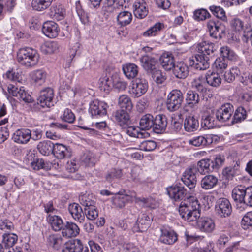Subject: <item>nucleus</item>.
I'll use <instances>...</instances> for the list:
<instances>
[{
    "instance_id": "1",
    "label": "nucleus",
    "mask_w": 252,
    "mask_h": 252,
    "mask_svg": "<svg viewBox=\"0 0 252 252\" xmlns=\"http://www.w3.org/2000/svg\"><path fill=\"white\" fill-rule=\"evenodd\" d=\"M198 54L195 55L192 65L196 69L206 70L209 68L210 60L214 56L215 45L211 42H203L198 45Z\"/></svg>"
},
{
    "instance_id": "2",
    "label": "nucleus",
    "mask_w": 252,
    "mask_h": 252,
    "mask_svg": "<svg viewBox=\"0 0 252 252\" xmlns=\"http://www.w3.org/2000/svg\"><path fill=\"white\" fill-rule=\"evenodd\" d=\"M200 205L197 199L193 196L187 197L182 202L179 207V212L181 217L189 222L197 223L200 219Z\"/></svg>"
},
{
    "instance_id": "3",
    "label": "nucleus",
    "mask_w": 252,
    "mask_h": 252,
    "mask_svg": "<svg viewBox=\"0 0 252 252\" xmlns=\"http://www.w3.org/2000/svg\"><path fill=\"white\" fill-rule=\"evenodd\" d=\"M39 56L37 51L31 47L19 49L17 53V61L22 65L32 67L38 63Z\"/></svg>"
},
{
    "instance_id": "4",
    "label": "nucleus",
    "mask_w": 252,
    "mask_h": 252,
    "mask_svg": "<svg viewBox=\"0 0 252 252\" xmlns=\"http://www.w3.org/2000/svg\"><path fill=\"white\" fill-rule=\"evenodd\" d=\"M54 97L53 90L51 88H47L42 90L37 100V102L31 106L32 111L37 112L42 111V109L47 108L54 105L53 98Z\"/></svg>"
},
{
    "instance_id": "5",
    "label": "nucleus",
    "mask_w": 252,
    "mask_h": 252,
    "mask_svg": "<svg viewBox=\"0 0 252 252\" xmlns=\"http://www.w3.org/2000/svg\"><path fill=\"white\" fill-rule=\"evenodd\" d=\"M224 161V158L221 157L220 155L217 156L213 160L202 159L197 163V172L205 174L214 170H217L222 165Z\"/></svg>"
},
{
    "instance_id": "6",
    "label": "nucleus",
    "mask_w": 252,
    "mask_h": 252,
    "mask_svg": "<svg viewBox=\"0 0 252 252\" xmlns=\"http://www.w3.org/2000/svg\"><path fill=\"white\" fill-rule=\"evenodd\" d=\"M184 97L183 93L179 90H173L168 95L166 100V107L170 112L178 110L181 106Z\"/></svg>"
},
{
    "instance_id": "7",
    "label": "nucleus",
    "mask_w": 252,
    "mask_h": 252,
    "mask_svg": "<svg viewBox=\"0 0 252 252\" xmlns=\"http://www.w3.org/2000/svg\"><path fill=\"white\" fill-rule=\"evenodd\" d=\"M148 88L147 81L144 79L138 78L132 81L130 93L133 97H139L147 92Z\"/></svg>"
},
{
    "instance_id": "8",
    "label": "nucleus",
    "mask_w": 252,
    "mask_h": 252,
    "mask_svg": "<svg viewBox=\"0 0 252 252\" xmlns=\"http://www.w3.org/2000/svg\"><path fill=\"white\" fill-rule=\"evenodd\" d=\"M197 173L196 167L192 166L187 169L182 175V182L190 189H194L196 186Z\"/></svg>"
},
{
    "instance_id": "9",
    "label": "nucleus",
    "mask_w": 252,
    "mask_h": 252,
    "mask_svg": "<svg viewBox=\"0 0 252 252\" xmlns=\"http://www.w3.org/2000/svg\"><path fill=\"white\" fill-rule=\"evenodd\" d=\"M216 214L221 218H225L230 215L232 206L229 201L225 198L218 200L215 206Z\"/></svg>"
},
{
    "instance_id": "10",
    "label": "nucleus",
    "mask_w": 252,
    "mask_h": 252,
    "mask_svg": "<svg viewBox=\"0 0 252 252\" xmlns=\"http://www.w3.org/2000/svg\"><path fill=\"white\" fill-rule=\"evenodd\" d=\"M167 193L170 197L175 201L186 200L187 197V190L184 187L178 185L171 186L167 188Z\"/></svg>"
},
{
    "instance_id": "11",
    "label": "nucleus",
    "mask_w": 252,
    "mask_h": 252,
    "mask_svg": "<svg viewBox=\"0 0 252 252\" xmlns=\"http://www.w3.org/2000/svg\"><path fill=\"white\" fill-rule=\"evenodd\" d=\"M207 27L211 36L215 39H221L225 35V28L223 25L209 21Z\"/></svg>"
},
{
    "instance_id": "12",
    "label": "nucleus",
    "mask_w": 252,
    "mask_h": 252,
    "mask_svg": "<svg viewBox=\"0 0 252 252\" xmlns=\"http://www.w3.org/2000/svg\"><path fill=\"white\" fill-rule=\"evenodd\" d=\"M108 105L103 101L94 100L90 104L89 111L92 116H104L107 114Z\"/></svg>"
},
{
    "instance_id": "13",
    "label": "nucleus",
    "mask_w": 252,
    "mask_h": 252,
    "mask_svg": "<svg viewBox=\"0 0 252 252\" xmlns=\"http://www.w3.org/2000/svg\"><path fill=\"white\" fill-rule=\"evenodd\" d=\"M151 219L146 214H142L139 216L136 223L132 229L134 233L143 232L145 231L149 227Z\"/></svg>"
},
{
    "instance_id": "14",
    "label": "nucleus",
    "mask_w": 252,
    "mask_h": 252,
    "mask_svg": "<svg viewBox=\"0 0 252 252\" xmlns=\"http://www.w3.org/2000/svg\"><path fill=\"white\" fill-rule=\"evenodd\" d=\"M57 159H62L65 158H69L71 156L70 149L64 145L60 143L54 144L52 153Z\"/></svg>"
},
{
    "instance_id": "15",
    "label": "nucleus",
    "mask_w": 252,
    "mask_h": 252,
    "mask_svg": "<svg viewBox=\"0 0 252 252\" xmlns=\"http://www.w3.org/2000/svg\"><path fill=\"white\" fill-rule=\"evenodd\" d=\"M233 112V108L230 104L222 105L216 112V118L220 122L229 120Z\"/></svg>"
},
{
    "instance_id": "16",
    "label": "nucleus",
    "mask_w": 252,
    "mask_h": 252,
    "mask_svg": "<svg viewBox=\"0 0 252 252\" xmlns=\"http://www.w3.org/2000/svg\"><path fill=\"white\" fill-rule=\"evenodd\" d=\"M42 31L46 36L53 38L58 36L59 29L57 24L55 22L48 21L44 23Z\"/></svg>"
},
{
    "instance_id": "17",
    "label": "nucleus",
    "mask_w": 252,
    "mask_h": 252,
    "mask_svg": "<svg viewBox=\"0 0 252 252\" xmlns=\"http://www.w3.org/2000/svg\"><path fill=\"white\" fill-rule=\"evenodd\" d=\"M197 225L201 232L212 233L215 228L214 221L210 218L201 217L197 221Z\"/></svg>"
},
{
    "instance_id": "18",
    "label": "nucleus",
    "mask_w": 252,
    "mask_h": 252,
    "mask_svg": "<svg viewBox=\"0 0 252 252\" xmlns=\"http://www.w3.org/2000/svg\"><path fill=\"white\" fill-rule=\"evenodd\" d=\"M31 138V131L29 129L25 128L17 130L13 135V140L20 144L27 143Z\"/></svg>"
},
{
    "instance_id": "19",
    "label": "nucleus",
    "mask_w": 252,
    "mask_h": 252,
    "mask_svg": "<svg viewBox=\"0 0 252 252\" xmlns=\"http://www.w3.org/2000/svg\"><path fill=\"white\" fill-rule=\"evenodd\" d=\"M133 7V13L136 18L143 19L147 15L148 13L147 4L144 0H137Z\"/></svg>"
},
{
    "instance_id": "20",
    "label": "nucleus",
    "mask_w": 252,
    "mask_h": 252,
    "mask_svg": "<svg viewBox=\"0 0 252 252\" xmlns=\"http://www.w3.org/2000/svg\"><path fill=\"white\" fill-rule=\"evenodd\" d=\"M153 123V131L157 133H161L165 130L167 127V119L164 115H158L154 118Z\"/></svg>"
},
{
    "instance_id": "21",
    "label": "nucleus",
    "mask_w": 252,
    "mask_h": 252,
    "mask_svg": "<svg viewBox=\"0 0 252 252\" xmlns=\"http://www.w3.org/2000/svg\"><path fill=\"white\" fill-rule=\"evenodd\" d=\"M80 229L74 223L67 221L62 229V236L66 238L75 237L79 233Z\"/></svg>"
},
{
    "instance_id": "22",
    "label": "nucleus",
    "mask_w": 252,
    "mask_h": 252,
    "mask_svg": "<svg viewBox=\"0 0 252 252\" xmlns=\"http://www.w3.org/2000/svg\"><path fill=\"white\" fill-rule=\"evenodd\" d=\"M83 245L78 239H71L65 243L62 252H82Z\"/></svg>"
},
{
    "instance_id": "23",
    "label": "nucleus",
    "mask_w": 252,
    "mask_h": 252,
    "mask_svg": "<svg viewBox=\"0 0 252 252\" xmlns=\"http://www.w3.org/2000/svg\"><path fill=\"white\" fill-rule=\"evenodd\" d=\"M68 210L75 220L80 222L84 221L85 220L84 213L81 207L78 203L70 204L68 207Z\"/></svg>"
},
{
    "instance_id": "24",
    "label": "nucleus",
    "mask_w": 252,
    "mask_h": 252,
    "mask_svg": "<svg viewBox=\"0 0 252 252\" xmlns=\"http://www.w3.org/2000/svg\"><path fill=\"white\" fill-rule=\"evenodd\" d=\"M172 69L173 74L178 78L185 79L188 76L189 67L184 62L177 63L174 65Z\"/></svg>"
},
{
    "instance_id": "25",
    "label": "nucleus",
    "mask_w": 252,
    "mask_h": 252,
    "mask_svg": "<svg viewBox=\"0 0 252 252\" xmlns=\"http://www.w3.org/2000/svg\"><path fill=\"white\" fill-rule=\"evenodd\" d=\"M49 15L54 19L62 20L64 18L65 10L61 4L56 3L51 7Z\"/></svg>"
},
{
    "instance_id": "26",
    "label": "nucleus",
    "mask_w": 252,
    "mask_h": 252,
    "mask_svg": "<svg viewBox=\"0 0 252 252\" xmlns=\"http://www.w3.org/2000/svg\"><path fill=\"white\" fill-rule=\"evenodd\" d=\"M140 61L143 68L149 73L156 68V65L157 62L153 57L147 55H143L140 58Z\"/></svg>"
},
{
    "instance_id": "27",
    "label": "nucleus",
    "mask_w": 252,
    "mask_h": 252,
    "mask_svg": "<svg viewBox=\"0 0 252 252\" xmlns=\"http://www.w3.org/2000/svg\"><path fill=\"white\" fill-rule=\"evenodd\" d=\"M218 183V178L213 175H207L201 179L200 185L202 189L208 190L214 188Z\"/></svg>"
},
{
    "instance_id": "28",
    "label": "nucleus",
    "mask_w": 252,
    "mask_h": 252,
    "mask_svg": "<svg viewBox=\"0 0 252 252\" xmlns=\"http://www.w3.org/2000/svg\"><path fill=\"white\" fill-rule=\"evenodd\" d=\"M186 101L188 106L192 108L197 107L200 99L198 93L194 90H189L186 94Z\"/></svg>"
},
{
    "instance_id": "29",
    "label": "nucleus",
    "mask_w": 252,
    "mask_h": 252,
    "mask_svg": "<svg viewBox=\"0 0 252 252\" xmlns=\"http://www.w3.org/2000/svg\"><path fill=\"white\" fill-rule=\"evenodd\" d=\"M161 231L160 239L163 243L172 245L177 240V235L173 231L162 229Z\"/></svg>"
},
{
    "instance_id": "30",
    "label": "nucleus",
    "mask_w": 252,
    "mask_h": 252,
    "mask_svg": "<svg viewBox=\"0 0 252 252\" xmlns=\"http://www.w3.org/2000/svg\"><path fill=\"white\" fill-rule=\"evenodd\" d=\"M128 112L124 110H119L115 113V120L121 126L125 127L128 125L129 122Z\"/></svg>"
},
{
    "instance_id": "31",
    "label": "nucleus",
    "mask_w": 252,
    "mask_h": 252,
    "mask_svg": "<svg viewBox=\"0 0 252 252\" xmlns=\"http://www.w3.org/2000/svg\"><path fill=\"white\" fill-rule=\"evenodd\" d=\"M184 126L186 131H194L199 127L198 120L194 116H189L185 119Z\"/></svg>"
},
{
    "instance_id": "32",
    "label": "nucleus",
    "mask_w": 252,
    "mask_h": 252,
    "mask_svg": "<svg viewBox=\"0 0 252 252\" xmlns=\"http://www.w3.org/2000/svg\"><path fill=\"white\" fill-rule=\"evenodd\" d=\"M118 104L120 110H124L127 112H130L133 108V104L131 98L126 94H122L118 98Z\"/></svg>"
},
{
    "instance_id": "33",
    "label": "nucleus",
    "mask_w": 252,
    "mask_h": 252,
    "mask_svg": "<svg viewBox=\"0 0 252 252\" xmlns=\"http://www.w3.org/2000/svg\"><path fill=\"white\" fill-rule=\"evenodd\" d=\"M160 64L166 70H170L175 64L174 57L171 54H163L160 58Z\"/></svg>"
},
{
    "instance_id": "34",
    "label": "nucleus",
    "mask_w": 252,
    "mask_h": 252,
    "mask_svg": "<svg viewBox=\"0 0 252 252\" xmlns=\"http://www.w3.org/2000/svg\"><path fill=\"white\" fill-rule=\"evenodd\" d=\"M47 220L51 224L53 229L55 231L62 230L64 224L61 217L57 215H49Z\"/></svg>"
},
{
    "instance_id": "35",
    "label": "nucleus",
    "mask_w": 252,
    "mask_h": 252,
    "mask_svg": "<svg viewBox=\"0 0 252 252\" xmlns=\"http://www.w3.org/2000/svg\"><path fill=\"white\" fill-rule=\"evenodd\" d=\"M35 155L32 153L27 155V159L29 160L32 168L35 170H39L40 169H45V163L42 159L34 158Z\"/></svg>"
},
{
    "instance_id": "36",
    "label": "nucleus",
    "mask_w": 252,
    "mask_h": 252,
    "mask_svg": "<svg viewBox=\"0 0 252 252\" xmlns=\"http://www.w3.org/2000/svg\"><path fill=\"white\" fill-rule=\"evenodd\" d=\"M219 73V72L208 71L205 76L207 83L213 87L219 86L221 82V78Z\"/></svg>"
},
{
    "instance_id": "37",
    "label": "nucleus",
    "mask_w": 252,
    "mask_h": 252,
    "mask_svg": "<svg viewBox=\"0 0 252 252\" xmlns=\"http://www.w3.org/2000/svg\"><path fill=\"white\" fill-rule=\"evenodd\" d=\"M54 143L50 140H45L40 142L37 145V148L43 155L48 156L52 153Z\"/></svg>"
},
{
    "instance_id": "38",
    "label": "nucleus",
    "mask_w": 252,
    "mask_h": 252,
    "mask_svg": "<svg viewBox=\"0 0 252 252\" xmlns=\"http://www.w3.org/2000/svg\"><path fill=\"white\" fill-rule=\"evenodd\" d=\"M192 88L203 94L207 91V86L205 79L203 77L195 78L191 83Z\"/></svg>"
},
{
    "instance_id": "39",
    "label": "nucleus",
    "mask_w": 252,
    "mask_h": 252,
    "mask_svg": "<svg viewBox=\"0 0 252 252\" xmlns=\"http://www.w3.org/2000/svg\"><path fill=\"white\" fill-rule=\"evenodd\" d=\"M247 191V188H245L240 186L237 188L234 189L232 191V196L235 201H237L240 203L245 204L246 195L245 192ZM247 193H246V194Z\"/></svg>"
},
{
    "instance_id": "40",
    "label": "nucleus",
    "mask_w": 252,
    "mask_h": 252,
    "mask_svg": "<svg viewBox=\"0 0 252 252\" xmlns=\"http://www.w3.org/2000/svg\"><path fill=\"white\" fill-rule=\"evenodd\" d=\"M153 121L154 117L150 114H147L143 116L139 122L140 128L142 130H148L152 128L154 124Z\"/></svg>"
},
{
    "instance_id": "41",
    "label": "nucleus",
    "mask_w": 252,
    "mask_h": 252,
    "mask_svg": "<svg viewBox=\"0 0 252 252\" xmlns=\"http://www.w3.org/2000/svg\"><path fill=\"white\" fill-rule=\"evenodd\" d=\"M18 240V236L14 233H4L3 235L2 243L5 249L12 247Z\"/></svg>"
},
{
    "instance_id": "42",
    "label": "nucleus",
    "mask_w": 252,
    "mask_h": 252,
    "mask_svg": "<svg viewBox=\"0 0 252 252\" xmlns=\"http://www.w3.org/2000/svg\"><path fill=\"white\" fill-rule=\"evenodd\" d=\"M132 19V15L131 13L127 11L120 12L117 17L118 24L122 26L128 25L131 22Z\"/></svg>"
},
{
    "instance_id": "43",
    "label": "nucleus",
    "mask_w": 252,
    "mask_h": 252,
    "mask_svg": "<svg viewBox=\"0 0 252 252\" xmlns=\"http://www.w3.org/2000/svg\"><path fill=\"white\" fill-rule=\"evenodd\" d=\"M53 0H32V5L34 10L42 11L51 5Z\"/></svg>"
},
{
    "instance_id": "44",
    "label": "nucleus",
    "mask_w": 252,
    "mask_h": 252,
    "mask_svg": "<svg viewBox=\"0 0 252 252\" xmlns=\"http://www.w3.org/2000/svg\"><path fill=\"white\" fill-rule=\"evenodd\" d=\"M124 73L128 78H134L138 73V67L133 63H128L123 66Z\"/></svg>"
},
{
    "instance_id": "45",
    "label": "nucleus",
    "mask_w": 252,
    "mask_h": 252,
    "mask_svg": "<svg viewBox=\"0 0 252 252\" xmlns=\"http://www.w3.org/2000/svg\"><path fill=\"white\" fill-rule=\"evenodd\" d=\"M238 165L226 167L222 171V175L225 180L231 181L238 174Z\"/></svg>"
},
{
    "instance_id": "46",
    "label": "nucleus",
    "mask_w": 252,
    "mask_h": 252,
    "mask_svg": "<svg viewBox=\"0 0 252 252\" xmlns=\"http://www.w3.org/2000/svg\"><path fill=\"white\" fill-rule=\"evenodd\" d=\"M129 200V196L128 195H116L112 198L113 204L120 208L124 207Z\"/></svg>"
},
{
    "instance_id": "47",
    "label": "nucleus",
    "mask_w": 252,
    "mask_h": 252,
    "mask_svg": "<svg viewBox=\"0 0 252 252\" xmlns=\"http://www.w3.org/2000/svg\"><path fill=\"white\" fill-rule=\"evenodd\" d=\"M154 81L158 84H163L166 80V73L156 68L150 73Z\"/></svg>"
},
{
    "instance_id": "48",
    "label": "nucleus",
    "mask_w": 252,
    "mask_h": 252,
    "mask_svg": "<svg viewBox=\"0 0 252 252\" xmlns=\"http://www.w3.org/2000/svg\"><path fill=\"white\" fill-rule=\"evenodd\" d=\"M123 176L122 169L113 168L106 174L105 179L107 181L111 182L115 179H121Z\"/></svg>"
},
{
    "instance_id": "49",
    "label": "nucleus",
    "mask_w": 252,
    "mask_h": 252,
    "mask_svg": "<svg viewBox=\"0 0 252 252\" xmlns=\"http://www.w3.org/2000/svg\"><path fill=\"white\" fill-rule=\"evenodd\" d=\"M112 86L118 91H124L127 87V83L117 75L112 76Z\"/></svg>"
},
{
    "instance_id": "50",
    "label": "nucleus",
    "mask_w": 252,
    "mask_h": 252,
    "mask_svg": "<svg viewBox=\"0 0 252 252\" xmlns=\"http://www.w3.org/2000/svg\"><path fill=\"white\" fill-rule=\"evenodd\" d=\"M209 10L217 18L223 21H225L227 19L225 12L224 9L219 6L212 5L209 7Z\"/></svg>"
},
{
    "instance_id": "51",
    "label": "nucleus",
    "mask_w": 252,
    "mask_h": 252,
    "mask_svg": "<svg viewBox=\"0 0 252 252\" xmlns=\"http://www.w3.org/2000/svg\"><path fill=\"white\" fill-rule=\"evenodd\" d=\"M220 52L221 57L227 61L228 60H233L236 58V55L234 52L227 46L221 47Z\"/></svg>"
},
{
    "instance_id": "52",
    "label": "nucleus",
    "mask_w": 252,
    "mask_h": 252,
    "mask_svg": "<svg viewBox=\"0 0 252 252\" xmlns=\"http://www.w3.org/2000/svg\"><path fill=\"white\" fill-rule=\"evenodd\" d=\"M93 195L90 194H83L79 197V201L85 208H88L94 206L95 202L93 199Z\"/></svg>"
},
{
    "instance_id": "53",
    "label": "nucleus",
    "mask_w": 252,
    "mask_h": 252,
    "mask_svg": "<svg viewBox=\"0 0 252 252\" xmlns=\"http://www.w3.org/2000/svg\"><path fill=\"white\" fill-rule=\"evenodd\" d=\"M46 74L45 71L42 70H37L32 73V79L35 83L41 85L45 81Z\"/></svg>"
},
{
    "instance_id": "54",
    "label": "nucleus",
    "mask_w": 252,
    "mask_h": 252,
    "mask_svg": "<svg viewBox=\"0 0 252 252\" xmlns=\"http://www.w3.org/2000/svg\"><path fill=\"white\" fill-rule=\"evenodd\" d=\"M228 61L221 57L217 59L214 62V67L217 71L219 73H222L227 66Z\"/></svg>"
},
{
    "instance_id": "55",
    "label": "nucleus",
    "mask_w": 252,
    "mask_h": 252,
    "mask_svg": "<svg viewBox=\"0 0 252 252\" xmlns=\"http://www.w3.org/2000/svg\"><path fill=\"white\" fill-rule=\"evenodd\" d=\"M84 214L88 219L93 220L98 216V211L95 205L84 208Z\"/></svg>"
},
{
    "instance_id": "56",
    "label": "nucleus",
    "mask_w": 252,
    "mask_h": 252,
    "mask_svg": "<svg viewBox=\"0 0 252 252\" xmlns=\"http://www.w3.org/2000/svg\"><path fill=\"white\" fill-rule=\"evenodd\" d=\"M163 27V25L162 24L160 23H156L153 27L145 31L143 33V36L145 37L155 36L157 32L162 29Z\"/></svg>"
},
{
    "instance_id": "57",
    "label": "nucleus",
    "mask_w": 252,
    "mask_h": 252,
    "mask_svg": "<svg viewBox=\"0 0 252 252\" xmlns=\"http://www.w3.org/2000/svg\"><path fill=\"white\" fill-rule=\"evenodd\" d=\"M210 17L208 11L203 8L196 10L193 13V17L195 20L200 21H203Z\"/></svg>"
},
{
    "instance_id": "58",
    "label": "nucleus",
    "mask_w": 252,
    "mask_h": 252,
    "mask_svg": "<svg viewBox=\"0 0 252 252\" xmlns=\"http://www.w3.org/2000/svg\"><path fill=\"white\" fill-rule=\"evenodd\" d=\"M48 242L50 246L58 249L63 243V239L58 235L52 234L48 237Z\"/></svg>"
},
{
    "instance_id": "59",
    "label": "nucleus",
    "mask_w": 252,
    "mask_h": 252,
    "mask_svg": "<svg viewBox=\"0 0 252 252\" xmlns=\"http://www.w3.org/2000/svg\"><path fill=\"white\" fill-rule=\"evenodd\" d=\"M246 118V111L243 108H238L233 116L232 123H237Z\"/></svg>"
},
{
    "instance_id": "60",
    "label": "nucleus",
    "mask_w": 252,
    "mask_h": 252,
    "mask_svg": "<svg viewBox=\"0 0 252 252\" xmlns=\"http://www.w3.org/2000/svg\"><path fill=\"white\" fill-rule=\"evenodd\" d=\"M0 229L5 231V233H9L14 229L13 223L7 219L1 220L0 221Z\"/></svg>"
},
{
    "instance_id": "61",
    "label": "nucleus",
    "mask_w": 252,
    "mask_h": 252,
    "mask_svg": "<svg viewBox=\"0 0 252 252\" xmlns=\"http://www.w3.org/2000/svg\"><path fill=\"white\" fill-rule=\"evenodd\" d=\"M201 126L205 129L213 128L215 126L214 118L210 116H207L205 118H203Z\"/></svg>"
},
{
    "instance_id": "62",
    "label": "nucleus",
    "mask_w": 252,
    "mask_h": 252,
    "mask_svg": "<svg viewBox=\"0 0 252 252\" xmlns=\"http://www.w3.org/2000/svg\"><path fill=\"white\" fill-rule=\"evenodd\" d=\"M207 142V140L203 136H195L189 140V144L196 147L205 145Z\"/></svg>"
},
{
    "instance_id": "63",
    "label": "nucleus",
    "mask_w": 252,
    "mask_h": 252,
    "mask_svg": "<svg viewBox=\"0 0 252 252\" xmlns=\"http://www.w3.org/2000/svg\"><path fill=\"white\" fill-rule=\"evenodd\" d=\"M157 145L155 141L146 140L141 142L139 147L141 150L145 151H151L156 148Z\"/></svg>"
},
{
    "instance_id": "64",
    "label": "nucleus",
    "mask_w": 252,
    "mask_h": 252,
    "mask_svg": "<svg viewBox=\"0 0 252 252\" xmlns=\"http://www.w3.org/2000/svg\"><path fill=\"white\" fill-rule=\"evenodd\" d=\"M241 225L244 229H247L249 227L252 226V212H248L243 217Z\"/></svg>"
}]
</instances>
